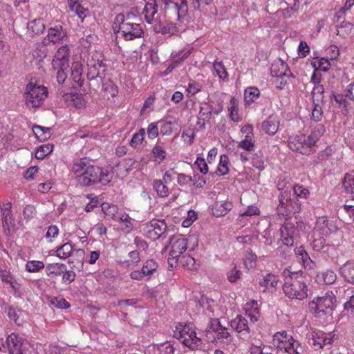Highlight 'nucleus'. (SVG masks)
Listing matches in <instances>:
<instances>
[{"mask_svg":"<svg viewBox=\"0 0 354 354\" xmlns=\"http://www.w3.org/2000/svg\"><path fill=\"white\" fill-rule=\"evenodd\" d=\"M102 72L100 71V70L96 69V66H91L88 68V73H87V77L89 80H97V78H100V82H102Z\"/></svg>","mask_w":354,"mask_h":354,"instance_id":"57","label":"nucleus"},{"mask_svg":"<svg viewBox=\"0 0 354 354\" xmlns=\"http://www.w3.org/2000/svg\"><path fill=\"white\" fill-rule=\"evenodd\" d=\"M164 6L165 13L177 17L179 21L185 19L188 15L187 0H160Z\"/></svg>","mask_w":354,"mask_h":354,"instance_id":"8","label":"nucleus"},{"mask_svg":"<svg viewBox=\"0 0 354 354\" xmlns=\"http://www.w3.org/2000/svg\"><path fill=\"white\" fill-rule=\"evenodd\" d=\"M277 213L279 216H283L285 218L286 217H288L291 212H289V206L286 203V201H285V198L283 196V195L281 196L279 198V204L277 207Z\"/></svg>","mask_w":354,"mask_h":354,"instance_id":"48","label":"nucleus"},{"mask_svg":"<svg viewBox=\"0 0 354 354\" xmlns=\"http://www.w3.org/2000/svg\"><path fill=\"white\" fill-rule=\"evenodd\" d=\"M259 214L260 210L257 207L254 205H250L248 206V208L244 211L241 212L239 214L241 216H252L254 215H259Z\"/></svg>","mask_w":354,"mask_h":354,"instance_id":"61","label":"nucleus"},{"mask_svg":"<svg viewBox=\"0 0 354 354\" xmlns=\"http://www.w3.org/2000/svg\"><path fill=\"white\" fill-rule=\"evenodd\" d=\"M49 301L53 306L60 309H66L70 306L69 303L65 299L60 297H50Z\"/></svg>","mask_w":354,"mask_h":354,"instance_id":"51","label":"nucleus"},{"mask_svg":"<svg viewBox=\"0 0 354 354\" xmlns=\"http://www.w3.org/2000/svg\"><path fill=\"white\" fill-rule=\"evenodd\" d=\"M312 65L314 67L315 71L317 72H319V71L326 72L329 70L330 67L329 60L326 58L315 59L312 62Z\"/></svg>","mask_w":354,"mask_h":354,"instance_id":"44","label":"nucleus"},{"mask_svg":"<svg viewBox=\"0 0 354 354\" xmlns=\"http://www.w3.org/2000/svg\"><path fill=\"white\" fill-rule=\"evenodd\" d=\"M333 228L332 221L325 217H320L317 220L313 231L327 236L333 231Z\"/></svg>","mask_w":354,"mask_h":354,"instance_id":"22","label":"nucleus"},{"mask_svg":"<svg viewBox=\"0 0 354 354\" xmlns=\"http://www.w3.org/2000/svg\"><path fill=\"white\" fill-rule=\"evenodd\" d=\"M6 344L9 354H26L29 347L28 340L15 333L7 337Z\"/></svg>","mask_w":354,"mask_h":354,"instance_id":"9","label":"nucleus"},{"mask_svg":"<svg viewBox=\"0 0 354 354\" xmlns=\"http://www.w3.org/2000/svg\"><path fill=\"white\" fill-rule=\"evenodd\" d=\"M341 214H347V217L344 216V222L351 223L354 221V205H345L340 210Z\"/></svg>","mask_w":354,"mask_h":354,"instance_id":"49","label":"nucleus"},{"mask_svg":"<svg viewBox=\"0 0 354 354\" xmlns=\"http://www.w3.org/2000/svg\"><path fill=\"white\" fill-rule=\"evenodd\" d=\"M232 207V204L230 202H216L215 204L214 214L217 216L225 215Z\"/></svg>","mask_w":354,"mask_h":354,"instance_id":"41","label":"nucleus"},{"mask_svg":"<svg viewBox=\"0 0 354 354\" xmlns=\"http://www.w3.org/2000/svg\"><path fill=\"white\" fill-rule=\"evenodd\" d=\"M260 95V91L257 87H249L245 90L244 100L246 104L254 102Z\"/></svg>","mask_w":354,"mask_h":354,"instance_id":"33","label":"nucleus"},{"mask_svg":"<svg viewBox=\"0 0 354 354\" xmlns=\"http://www.w3.org/2000/svg\"><path fill=\"white\" fill-rule=\"evenodd\" d=\"M323 117L322 105L315 104L313 105L312 111V119L315 122H319Z\"/></svg>","mask_w":354,"mask_h":354,"instance_id":"59","label":"nucleus"},{"mask_svg":"<svg viewBox=\"0 0 354 354\" xmlns=\"http://www.w3.org/2000/svg\"><path fill=\"white\" fill-rule=\"evenodd\" d=\"M73 246L69 243H66L58 247L56 250L57 256L60 259H66L72 254Z\"/></svg>","mask_w":354,"mask_h":354,"instance_id":"43","label":"nucleus"},{"mask_svg":"<svg viewBox=\"0 0 354 354\" xmlns=\"http://www.w3.org/2000/svg\"><path fill=\"white\" fill-rule=\"evenodd\" d=\"M252 164L253 167L259 170H263L264 169V160L262 156L255 154L252 158Z\"/></svg>","mask_w":354,"mask_h":354,"instance_id":"64","label":"nucleus"},{"mask_svg":"<svg viewBox=\"0 0 354 354\" xmlns=\"http://www.w3.org/2000/svg\"><path fill=\"white\" fill-rule=\"evenodd\" d=\"M65 100L69 102L70 104L75 106L76 108H81L84 105V100L82 95L77 93H73L71 94H66L64 95Z\"/></svg>","mask_w":354,"mask_h":354,"instance_id":"36","label":"nucleus"},{"mask_svg":"<svg viewBox=\"0 0 354 354\" xmlns=\"http://www.w3.org/2000/svg\"><path fill=\"white\" fill-rule=\"evenodd\" d=\"M32 131L35 137L40 141H44L50 137L51 129L50 128H46L41 126H34Z\"/></svg>","mask_w":354,"mask_h":354,"instance_id":"34","label":"nucleus"},{"mask_svg":"<svg viewBox=\"0 0 354 354\" xmlns=\"http://www.w3.org/2000/svg\"><path fill=\"white\" fill-rule=\"evenodd\" d=\"M344 297L349 300L344 304V309L351 310V313L354 314V294L353 289L348 288L344 289Z\"/></svg>","mask_w":354,"mask_h":354,"instance_id":"45","label":"nucleus"},{"mask_svg":"<svg viewBox=\"0 0 354 354\" xmlns=\"http://www.w3.org/2000/svg\"><path fill=\"white\" fill-rule=\"evenodd\" d=\"M148 233L151 239H157L165 234L167 225L164 221L153 220L149 226Z\"/></svg>","mask_w":354,"mask_h":354,"instance_id":"20","label":"nucleus"},{"mask_svg":"<svg viewBox=\"0 0 354 354\" xmlns=\"http://www.w3.org/2000/svg\"><path fill=\"white\" fill-rule=\"evenodd\" d=\"M296 254L298 262L302 263L303 267L306 270L314 269L315 263L313 261L311 260L308 254L304 248H298L296 252Z\"/></svg>","mask_w":354,"mask_h":354,"instance_id":"27","label":"nucleus"},{"mask_svg":"<svg viewBox=\"0 0 354 354\" xmlns=\"http://www.w3.org/2000/svg\"><path fill=\"white\" fill-rule=\"evenodd\" d=\"M158 263L153 259H147L142 265V274L147 277L151 276L158 269Z\"/></svg>","mask_w":354,"mask_h":354,"instance_id":"37","label":"nucleus"},{"mask_svg":"<svg viewBox=\"0 0 354 354\" xmlns=\"http://www.w3.org/2000/svg\"><path fill=\"white\" fill-rule=\"evenodd\" d=\"M340 274L348 283L354 284V262H346L340 268Z\"/></svg>","mask_w":354,"mask_h":354,"instance_id":"29","label":"nucleus"},{"mask_svg":"<svg viewBox=\"0 0 354 354\" xmlns=\"http://www.w3.org/2000/svg\"><path fill=\"white\" fill-rule=\"evenodd\" d=\"M299 272H291L286 269L283 272L285 281L283 290L285 295L291 299L301 300L308 296V287Z\"/></svg>","mask_w":354,"mask_h":354,"instance_id":"3","label":"nucleus"},{"mask_svg":"<svg viewBox=\"0 0 354 354\" xmlns=\"http://www.w3.org/2000/svg\"><path fill=\"white\" fill-rule=\"evenodd\" d=\"M286 203L289 206V212L291 214H295L296 212H299L301 210V205L299 203V199H297V201L293 202V199H288L285 198Z\"/></svg>","mask_w":354,"mask_h":354,"instance_id":"60","label":"nucleus"},{"mask_svg":"<svg viewBox=\"0 0 354 354\" xmlns=\"http://www.w3.org/2000/svg\"><path fill=\"white\" fill-rule=\"evenodd\" d=\"M153 189L156 192L157 195L160 198L168 196L169 189L165 183L161 180H155L152 183Z\"/></svg>","mask_w":354,"mask_h":354,"instance_id":"32","label":"nucleus"},{"mask_svg":"<svg viewBox=\"0 0 354 354\" xmlns=\"http://www.w3.org/2000/svg\"><path fill=\"white\" fill-rule=\"evenodd\" d=\"M342 185L346 193L354 195V173L345 174Z\"/></svg>","mask_w":354,"mask_h":354,"instance_id":"38","label":"nucleus"},{"mask_svg":"<svg viewBox=\"0 0 354 354\" xmlns=\"http://www.w3.org/2000/svg\"><path fill=\"white\" fill-rule=\"evenodd\" d=\"M145 134V131L144 129H140L138 133H134L130 141L131 146L136 148L140 145L143 141Z\"/></svg>","mask_w":354,"mask_h":354,"instance_id":"53","label":"nucleus"},{"mask_svg":"<svg viewBox=\"0 0 354 354\" xmlns=\"http://www.w3.org/2000/svg\"><path fill=\"white\" fill-rule=\"evenodd\" d=\"M241 272L234 266L227 273V279L231 283L236 282L241 277Z\"/></svg>","mask_w":354,"mask_h":354,"instance_id":"58","label":"nucleus"},{"mask_svg":"<svg viewBox=\"0 0 354 354\" xmlns=\"http://www.w3.org/2000/svg\"><path fill=\"white\" fill-rule=\"evenodd\" d=\"M174 336L181 339L183 344L192 350L197 349L202 344L201 339L197 337L196 331L190 325L179 324L174 331Z\"/></svg>","mask_w":354,"mask_h":354,"instance_id":"7","label":"nucleus"},{"mask_svg":"<svg viewBox=\"0 0 354 354\" xmlns=\"http://www.w3.org/2000/svg\"><path fill=\"white\" fill-rule=\"evenodd\" d=\"M130 16V14L126 17L124 15H118L113 27L114 32L125 41L143 37L145 34L142 25L132 22Z\"/></svg>","mask_w":354,"mask_h":354,"instance_id":"4","label":"nucleus"},{"mask_svg":"<svg viewBox=\"0 0 354 354\" xmlns=\"http://www.w3.org/2000/svg\"><path fill=\"white\" fill-rule=\"evenodd\" d=\"M66 270V265L64 263H50L46 268V272L48 276H60Z\"/></svg>","mask_w":354,"mask_h":354,"instance_id":"35","label":"nucleus"},{"mask_svg":"<svg viewBox=\"0 0 354 354\" xmlns=\"http://www.w3.org/2000/svg\"><path fill=\"white\" fill-rule=\"evenodd\" d=\"M304 135L296 136L290 138L288 147L293 151H299L302 154L308 153V148L304 147Z\"/></svg>","mask_w":354,"mask_h":354,"instance_id":"25","label":"nucleus"},{"mask_svg":"<svg viewBox=\"0 0 354 354\" xmlns=\"http://www.w3.org/2000/svg\"><path fill=\"white\" fill-rule=\"evenodd\" d=\"M270 73L272 76L281 78L290 77L292 75L288 64L281 59L274 61L271 65Z\"/></svg>","mask_w":354,"mask_h":354,"instance_id":"17","label":"nucleus"},{"mask_svg":"<svg viewBox=\"0 0 354 354\" xmlns=\"http://www.w3.org/2000/svg\"><path fill=\"white\" fill-rule=\"evenodd\" d=\"M252 136H245L244 140L239 142L238 147L248 151H251L254 148V141Z\"/></svg>","mask_w":354,"mask_h":354,"instance_id":"50","label":"nucleus"},{"mask_svg":"<svg viewBox=\"0 0 354 354\" xmlns=\"http://www.w3.org/2000/svg\"><path fill=\"white\" fill-rule=\"evenodd\" d=\"M176 349L169 342L152 345L146 350V354H176Z\"/></svg>","mask_w":354,"mask_h":354,"instance_id":"23","label":"nucleus"},{"mask_svg":"<svg viewBox=\"0 0 354 354\" xmlns=\"http://www.w3.org/2000/svg\"><path fill=\"white\" fill-rule=\"evenodd\" d=\"M296 227L294 223L290 221H286L280 229L281 239L283 243L287 246L292 245L294 243V234Z\"/></svg>","mask_w":354,"mask_h":354,"instance_id":"18","label":"nucleus"},{"mask_svg":"<svg viewBox=\"0 0 354 354\" xmlns=\"http://www.w3.org/2000/svg\"><path fill=\"white\" fill-rule=\"evenodd\" d=\"M272 345L278 351L290 352L295 347V341L286 331L276 333L272 337Z\"/></svg>","mask_w":354,"mask_h":354,"instance_id":"11","label":"nucleus"},{"mask_svg":"<svg viewBox=\"0 0 354 354\" xmlns=\"http://www.w3.org/2000/svg\"><path fill=\"white\" fill-rule=\"evenodd\" d=\"M231 327L239 333L242 339L250 337V329L247 319L241 315H237L230 322Z\"/></svg>","mask_w":354,"mask_h":354,"instance_id":"16","label":"nucleus"},{"mask_svg":"<svg viewBox=\"0 0 354 354\" xmlns=\"http://www.w3.org/2000/svg\"><path fill=\"white\" fill-rule=\"evenodd\" d=\"M222 111L223 106L221 104H218L217 107H214L206 102L200 104L199 115L207 118V120H209L212 114L218 115Z\"/></svg>","mask_w":354,"mask_h":354,"instance_id":"24","label":"nucleus"},{"mask_svg":"<svg viewBox=\"0 0 354 354\" xmlns=\"http://www.w3.org/2000/svg\"><path fill=\"white\" fill-rule=\"evenodd\" d=\"M44 268V263L40 261H30L26 265V269L29 272H36Z\"/></svg>","mask_w":354,"mask_h":354,"instance_id":"52","label":"nucleus"},{"mask_svg":"<svg viewBox=\"0 0 354 354\" xmlns=\"http://www.w3.org/2000/svg\"><path fill=\"white\" fill-rule=\"evenodd\" d=\"M145 6L142 11L146 22L151 25V29L156 33L174 35L178 32L177 26L172 22L162 21L158 14L156 0H144Z\"/></svg>","mask_w":354,"mask_h":354,"instance_id":"2","label":"nucleus"},{"mask_svg":"<svg viewBox=\"0 0 354 354\" xmlns=\"http://www.w3.org/2000/svg\"><path fill=\"white\" fill-rule=\"evenodd\" d=\"M8 315L9 318L15 322V323L18 326H22L26 322V312L16 307H9Z\"/></svg>","mask_w":354,"mask_h":354,"instance_id":"26","label":"nucleus"},{"mask_svg":"<svg viewBox=\"0 0 354 354\" xmlns=\"http://www.w3.org/2000/svg\"><path fill=\"white\" fill-rule=\"evenodd\" d=\"M322 277L326 284H332L335 281L337 276L333 271L327 270L323 273Z\"/></svg>","mask_w":354,"mask_h":354,"instance_id":"62","label":"nucleus"},{"mask_svg":"<svg viewBox=\"0 0 354 354\" xmlns=\"http://www.w3.org/2000/svg\"><path fill=\"white\" fill-rule=\"evenodd\" d=\"M47 95L48 91L45 86L30 82L26 85L24 93L26 104L32 108L39 107Z\"/></svg>","mask_w":354,"mask_h":354,"instance_id":"6","label":"nucleus"},{"mask_svg":"<svg viewBox=\"0 0 354 354\" xmlns=\"http://www.w3.org/2000/svg\"><path fill=\"white\" fill-rule=\"evenodd\" d=\"M12 205L11 203L8 202L7 203L0 205L1 213V220L3 225H7L9 227L12 225L14 222V219L12 218Z\"/></svg>","mask_w":354,"mask_h":354,"instance_id":"28","label":"nucleus"},{"mask_svg":"<svg viewBox=\"0 0 354 354\" xmlns=\"http://www.w3.org/2000/svg\"><path fill=\"white\" fill-rule=\"evenodd\" d=\"M325 237H326V236L320 234L313 230L308 234V241L313 250L316 251H326L325 249L328 247V245L326 244Z\"/></svg>","mask_w":354,"mask_h":354,"instance_id":"21","label":"nucleus"},{"mask_svg":"<svg viewBox=\"0 0 354 354\" xmlns=\"http://www.w3.org/2000/svg\"><path fill=\"white\" fill-rule=\"evenodd\" d=\"M171 250L169 253L168 262L171 267L178 263L181 254L187 248V239L183 236H176L170 239Z\"/></svg>","mask_w":354,"mask_h":354,"instance_id":"10","label":"nucleus"},{"mask_svg":"<svg viewBox=\"0 0 354 354\" xmlns=\"http://www.w3.org/2000/svg\"><path fill=\"white\" fill-rule=\"evenodd\" d=\"M335 306L336 297L331 292H328L323 296L317 297L308 304L310 313L319 317L323 315H330Z\"/></svg>","mask_w":354,"mask_h":354,"instance_id":"5","label":"nucleus"},{"mask_svg":"<svg viewBox=\"0 0 354 354\" xmlns=\"http://www.w3.org/2000/svg\"><path fill=\"white\" fill-rule=\"evenodd\" d=\"M178 262L185 268L189 270H196L198 265L196 263L194 258L190 255H183L178 259Z\"/></svg>","mask_w":354,"mask_h":354,"instance_id":"31","label":"nucleus"},{"mask_svg":"<svg viewBox=\"0 0 354 354\" xmlns=\"http://www.w3.org/2000/svg\"><path fill=\"white\" fill-rule=\"evenodd\" d=\"M293 194L295 198H306L309 194L308 189L305 188L302 185H297L294 187Z\"/></svg>","mask_w":354,"mask_h":354,"instance_id":"56","label":"nucleus"},{"mask_svg":"<svg viewBox=\"0 0 354 354\" xmlns=\"http://www.w3.org/2000/svg\"><path fill=\"white\" fill-rule=\"evenodd\" d=\"M208 328L214 333V339L223 344H230L232 337L226 327L223 326L218 319H212L208 324Z\"/></svg>","mask_w":354,"mask_h":354,"instance_id":"13","label":"nucleus"},{"mask_svg":"<svg viewBox=\"0 0 354 354\" xmlns=\"http://www.w3.org/2000/svg\"><path fill=\"white\" fill-rule=\"evenodd\" d=\"M66 38V30L63 28L61 24H56L48 28L46 37L42 40V44L46 46L50 43L55 44L63 41Z\"/></svg>","mask_w":354,"mask_h":354,"instance_id":"12","label":"nucleus"},{"mask_svg":"<svg viewBox=\"0 0 354 354\" xmlns=\"http://www.w3.org/2000/svg\"><path fill=\"white\" fill-rule=\"evenodd\" d=\"M128 257L127 260L122 262L126 267L136 266L140 261V253L137 250L129 252Z\"/></svg>","mask_w":354,"mask_h":354,"instance_id":"46","label":"nucleus"},{"mask_svg":"<svg viewBox=\"0 0 354 354\" xmlns=\"http://www.w3.org/2000/svg\"><path fill=\"white\" fill-rule=\"evenodd\" d=\"M278 277L270 273L267 274L266 276H263V278L260 279L259 285L261 287H264L265 289L263 290V291H266V289L269 287H276L278 283Z\"/></svg>","mask_w":354,"mask_h":354,"instance_id":"30","label":"nucleus"},{"mask_svg":"<svg viewBox=\"0 0 354 354\" xmlns=\"http://www.w3.org/2000/svg\"><path fill=\"white\" fill-rule=\"evenodd\" d=\"M152 153L156 160H159V162L163 161L166 157V151L158 145H156L153 147Z\"/></svg>","mask_w":354,"mask_h":354,"instance_id":"55","label":"nucleus"},{"mask_svg":"<svg viewBox=\"0 0 354 354\" xmlns=\"http://www.w3.org/2000/svg\"><path fill=\"white\" fill-rule=\"evenodd\" d=\"M28 28L34 35H39L43 32L45 24L41 19L32 20L28 25Z\"/></svg>","mask_w":354,"mask_h":354,"instance_id":"39","label":"nucleus"},{"mask_svg":"<svg viewBox=\"0 0 354 354\" xmlns=\"http://www.w3.org/2000/svg\"><path fill=\"white\" fill-rule=\"evenodd\" d=\"M311 336L312 344L319 348H322L332 345L335 334L334 332L324 333V331L318 330L313 331Z\"/></svg>","mask_w":354,"mask_h":354,"instance_id":"14","label":"nucleus"},{"mask_svg":"<svg viewBox=\"0 0 354 354\" xmlns=\"http://www.w3.org/2000/svg\"><path fill=\"white\" fill-rule=\"evenodd\" d=\"M228 164V158L225 155H222L220 157V162L219 165L217 168V170L215 172L211 174L212 176H214L215 174L218 176H223L227 174L229 172V169L227 167Z\"/></svg>","mask_w":354,"mask_h":354,"instance_id":"42","label":"nucleus"},{"mask_svg":"<svg viewBox=\"0 0 354 354\" xmlns=\"http://www.w3.org/2000/svg\"><path fill=\"white\" fill-rule=\"evenodd\" d=\"M279 117L276 114L268 116L261 124L262 130L269 136H274L279 127Z\"/></svg>","mask_w":354,"mask_h":354,"instance_id":"19","label":"nucleus"},{"mask_svg":"<svg viewBox=\"0 0 354 354\" xmlns=\"http://www.w3.org/2000/svg\"><path fill=\"white\" fill-rule=\"evenodd\" d=\"M69 48L67 45H64L58 48L54 59L52 62L53 69L68 67Z\"/></svg>","mask_w":354,"mask_h":354,"instance_id":"15","label":"nucleus"},{"mask_svg":"<svg viewBox=\"0 0 354 354\" xmlns=\"http://www.w3.org/2000/svg\"><path fill=\"white\" fill-rule=\"evenodd\" d=\"M53 145L48 143L39 147L35 152V158L39 160H42L46 156L48 155L53 151Z\"/></svg>","mask_w":354,"mask_h":354,"instance_id":"47","label":"nucleus"},{"mask_svg":"<svg viewBox=\"0 0 354 354\" xmlns=\"http://www.w3.org/2000/svg\"><path fill=\"white\" fill-rule=\"evenodd\" d=\"M103 212L108 216H114L116 212V207L111 205L108 203H103L101 205Z\"/></svg>","mask_w":354,"mask_h":354,"instance_id":"63","label":"nucleus"},{"mask_svg":"<svg viewBox=\"0 0 354 354\" xmlns=\"http://www.w3.org/2000/svg\"><path fill=\"white\" fill-rule=\"evenodd\" d=\"M213 73L223 80H227L228 77L226 68L222 62H214L213 64Z\"/></svg>","mask_w":354,"mask_h":354,"instance_id":"40","label":"nucleus"},{"mask_svg":"<svg viewBox=\"0 0 354 354\" xmlns=\"http://www.w3.org/2000/svg\"><path fill=\"white\" fill-rule=\"evenodd\" d=\"M228 111L230 112V117L231 119L233 121H237L239 120L237 102L234 97H232L230 100V104L228 106Z\"/></svg>","mask_w":354,"mask_h":354,"instance_id":"54","label":"nucleus"},{"mask_svg":"<svg viewBox=\"0 0 354 354\" xmlns=\"http://www.w3.org/2000/svg\"><path fill=\"white\" fill-rule=\"evenodd\" d=\"M72 171L76 175L77 183L85 187L91 186L97 183H109L113 174L100 167L91 165L85 158L77 160L72 167Z\"/></svg>","mask_w":354,"mask_h":354,"instance_id":"1","label":"nucleus"}]
</instances>
